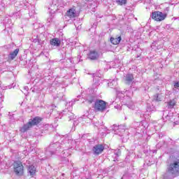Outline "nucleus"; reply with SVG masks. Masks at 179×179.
<instances>
[{"mask_svg":"<svg viewBox=\"0 0 179 179\" xmlns=\"http://www.w3.org/2000/svg\"><path fill=\"white\" fill-rule=\"evenodd\" d=\"M56 138L61 139V141H57L55 143H52L48 148H46L45 155L47 157H51L52 155H59L61 152L64 150H68L72 148V143H73V140L69 139V137L56 136Z\"/></svg>","mask_w":179,"mask_h":179,"instance_id":"1","label":"nucleus"},{"mask_svg":"<svg viewBox=\"0 0 179 179\" xmlns=\"http://www.w3.org/2000/svg\"><path fill=\"white\" fill-rule=\"evenodd\" d=\"M41 121H43V119L40 117H36L34 119H31L28 123L23 125L20 129V131L23 133L27 132V131L31 129V128L34 127V125H38Z\"/></svg>","mask_w":179,"mask_h":179,"instance_id":"2","label":"nucleus"},{"mask_svg":"<svg viewBox=\"0 0 179 179\" xmlns=\"http://www.w3.org/2000/svg\"><path fill=\"white\" fill-rule=\"evenodd\" d=\"M168 173L172 176H178L179 173V159H176L169 164Z\"/></svg>","mask_w":179,"mask_h":179,"instance_id":"3","label":"nucleus"},{"mask_svg":"<svg viewBox=\"0 0 179 179\" xmlns=\"http://www.w3.org/2000/svg\"><path fill=\"white\" fill-rule=\"evenodd\" d=\"M13 170L14 173L16 176H23L24 173V166H23V164L20 161L14 162L13 164Z\"/></svg>","mask_w":179,"mask_h":179,"instance_id":"4","label":"nucleus"},{"mask_svg":"<svg viewBox=\"0 0 179 179\" xmlns=\"http://www.w3.org/2000/svg\"><path fill=\"white\" fill-rule=\"evenodd\" d=\"M94 108L95 111L103 113L107 108V103L101 99H98L94 103Z\"/></svg>","mask_w":179,"mask_h":179,"instance_id":"5","label":"nucleus"},{"mask_svg":"<svg viewBox=\"0 0 179 179\" xmlns=\"http://www.w3.org/2000/svg\"><path fill=\"white\" fill-rule=\"evenodd\" d=\"M167 15L160 11H155L151 14L152 19L156 20L157 22H162V20H164Z\"/></svg>","mask_w":179,"mask_h":179,"instance_id":"6","label":"nucleus"},{"mask_svg":"<svg viewBox=\"0 0 179 179\" xmlns=\"http://www.w3.org/2000/svg\"><path fill=\"white\" fill-rule=\"evenodd\" d=\"M103 150H104V145L101 144L95 145L92 148L94 155H96V156H99V155L103 153Z\"/></svg>","mask_w":179,"mask_h":179,"instance_id":"7","label":"nucleus"},{"mask_svg":"<svg viewBox=\"0 0 179 179\" xmlns=\"http://www.w3.org/2000/svg\"><path fill=\"white\" fill-rule=\"evenodd\" d=\"M115 134L117 135H119V136H123L124 133L125 132V126L124 125H120V126H115L114 127Z\"/></svg>","mask_w":179,"mask_h":179,"instance_id":"8","label":"nucleus"},{"mask_svg":"<svg viewBox=\"0 0 179 179\" xmlns=\"http://www.w3.org/2000/svg\"><path fill=\"white\" fill-rule=\"evenodd\" d=\"M77 16L76 10L73 8H70L65 14V17H69V19H75Z\"/></svg>","mask_w":179,"mask_h":179,"instance_id":"9","label":"nucleus"},{"mask_svg":"<svg viewBox=\"0 0 179 179\" xmlns=\"http://www.w3.org/2000/svg\"><path fill=\"white\" fill-rule=\"evenodd\" d=\"M63 115L68 118L69 121H72V120H75V115H73V113H72V112H71L70 110H64Z\"/></svg>","mask_w":179,"mask_h":179,"instance_id":"10","label":"nucleus"},{"mask_svg":"<svg viewBox=\"0 0 179 179\" xmlns=\"http://www.w3.org/2000/svg\"><path fill=\"white\" fill-rule=\"evenodd\" d=\"M90 59L94 61L99 59V53L96 51H90L88 55Z\"/></svg>","mask_w":179,"mask_h":179,"instance_id":"11","label":"nucleus"},{"mask_svg":"<svg viewBox=\"0 0 179 179\" xmlns=\"http://www.w3.org/2000/svg\"><path fill=\"white\" fill-rule=\"evenodd\" d=\"M134 75L127 74L125 77L126 85H132V83H134Z\"/></svg>","mask_w":179,"mask_h":179,"instance_id":"12","label":"nucleus"},{"mask_svg":"<svg viewBox=\"0 0 179 179\" xmlns=\"http://www.w3.org/2000/svg\"><path fill=\"white\" fill-rule=\"evenodd\" d=\"M58 6H59V0H52V4L48 8V9H51V10H54V9H58Z\"/></svg>","mask_w":179,"mask_h":179,"instance_id":"13","label":"nucleus"},{"mask_svg":"<svg viewBox=\"0 0 179 179\" xmlns=\"http://www.w3.org/2000/svg\"><path fill=\"white\" fill-rule=\"evenodd\" d=\"M17 54H19V48L15 49L13 52H10L8 55V59L10 61H13L17 57Z\"/></svg>","mask_w":179,"mask_h":179,"instance_id":"14","label":"nucleus"},{"mask_svg":"<svg viewBox=\"0 0 179 179\" xmlns=\"http://www.w3.org/2000/svg\"><path fill=\"white\" fill-rule=\"evenodd\" d=\"M50 45L54 47H59L61 45V40L58 38H54L50 41Z\"/></svg>","mask_w":179,"mask_h":179,"instance_id":"15","label":"nucleus"},{"mask_svg":"<svg viewBox=\"0 0 179 179\" xmlns=\"http://www.w3.org/2000/svg\"><path fill=\"white\" fill-rule=\"evenodd\" d=\"M164 99V95H163V93L157 94L153 96V101H163V99Z\"/></svg>","mask_w":179,"mask_h":179,"instance_id":"16","label":"nucleus"},{"mask_svg":"<svg viewBox=\"0 0 179 179\" xmlns=\"http://www.w3.org/2000/svg\"><path fill=\"white\" fill-rule=\"evenodd\" d=\"M110 43L114 45H117V44H120L121 43V36H118L117 38H110Z\"/></svg>","mask_w":179,"mask_h":179,"instance_id":"17","label":"nucleus"},{"mask_svg":"<svg viewBox=\"0 0 179 179\" xmlns=\"http://www.w3.org/2000/svg\"><path fill=\"white\" fill-rule=\"evenodd\" d=\"M28 173H29L30 176H34V174H36V167L33 165L29 166L28 168Z\"/></svg>","mask_w":179,"mask_h":179,"instance_id":"18","label":"nucleus"},{"mask_svg":"<svg viewBox=\"0 0 179 179\" xmlns=\"http://www.w3.org/2000/svg\"><path fill=\"white\" fill-rule=\"evenodd\" d=\"M176 103L177 102L176 101V100H174V99L171 100L169 102H168L169 108H173V107H174L176 106Z\"/></svg>","mask_w":179,"mask_h":179,"instance_id":"19","label":"nucleus"},{"mask_svg":"<svg viewBox=\"0 0 179 179\" xmlns=\"http://www.w3.org/2000/svg\"><path fill=\"white\" fill-rule=\"evenodd\" d=\"M127 0H116V3L117 5H120L122 6V5H127Z\"/></svg>","mask_w":179,"mask_h":179,"instance_id":"20","label":"nucleus"},{"mask_svg":"<svg viewBox=\"0 0 179 179\" xmlns=\"http://www.w3.org/2000/svg\"><path fill=\"white\" fill-rule=\"evenodd\" d=\"M29 5V3L26 1H21L20 3V8H23V9H26Z\"/></svg>","mask_w":179,"mask_h":179,"instance_id":"21","label":"nucleus"},{"mask_svg":"<svg viewBox=\"0 0 179 179\" xmlns=\"http://www.w3.org/2000/svg\"><path fill=\"white\" fill-rule=\"evenodd\" d=\"M118 85V83H117V80H113L110 83H108V86L110 87H113V86H117Z\"/></svg>","mask_w":179,"mask_h":179,"instance_id":"22","label":"nucleus"},{"mask_svg":"<svg viewBox=\"0 0 179 179\" xmlns=\"http://www.w3.org/2000/svg\"><path fill=\"white\" fill-rule=\"evenodd\" d=\"M96 101H97V99H96V97L94 96H90V98L87 99V101L88 103H90V104H92V103H96Z\"/></svg>","mask_w":179,"mask_h":179,"instance_id":"23","label":"nucleus"},{"mask_svg":"<svg viewBox=\"0 0 179 179\" xmlns=\"http://www.w3.org/2000/svg\"><path fill=\"white\" fill-rule=\"evenodd\" d=\"M162 118L165 121H170V120H171V118L170 117V116L169 115H166L164 116V113L163 114Z\"/></svg>","mask_w":179,"mask_h":179,"instance_id":"24","label":"nucleus"},{"mask_svg":"<svg viewBox=\"0 0 179 179\" xmlns=\"http://www.w3.org/2000/svg\"><path fill=\"white\" fill-rule=\"evenodd\" d=\"M173 87V90H175V89H178L179 90V81L174 83Z\"/></svg>","mask_w":179,"mask_h":179,"instance_id":"25","label":"nucleus"},{"mask_svg":"<svg viewBox=\"0 0 179 179\" xmlns=\"http://www.w3.org/2000/svg\"><path fill=\"white\" fill-rule=\"evenodd\" d=\"M38 44L39 45H43V44H44V41H41V39H38Z\"/></svg>","mask_w":179,"mask_h":179,"instance_id":"26","label":"nucleus"},{"mask_svg":"<svg viewBox=\"0 0 179 179\" xmlns=\"http://www.w3.org/2000/svg\"><path fill=\"white\" fill-rule=\"evenodd\" d=\"M38 40H39V38H38V37H37L36 38H34V39L33 40V42H34V43H38Z\"/></svg>","mask_w":179,"mask_h":179,"instance_id":"27","label":"nucleus"},{"mask_svg":"<svg viewBox=\"0 0 179 179\" xmlns=\"http://www.w3.org/2000/svg\"><path fill=\"white\" fill-rule=\"evenodd\" d=\"M127 107H129V108H131V110H134V108H135V106L134 105L131 106H128Z\"/></svg>","mask_w":179,"mask_h":179,"instance_id":"28","label":"nucleus"},{"mask_svg":"<svg viewBox=\"0 0 179 179\" xmlns=\"http://www.w3.org/2000/svg\"><path fill=\"white\" fill-rule=\"evenodd\" d=\"M85 2H92V1H93V0H85Z\"/></svg>","mask_w":179,"mask_h":179,"instance_id":"29","label":"nucleus"},{"mask_svg":"<svg viewBox=\"0 0 179 179\" xmlns=\"http://www.w3.org/2000/svg\"><path fill=\"white\" fill-rule=\"evenodd\" d=\"M48 22H49V23H50V22H52L51 18L48 19Z\"/></svg>","mask_w":179,"mask_h":179,"instance_id":"30","label":"nucleus"},{"mask_svg":"<svg viewBox=\"0 0 179 179\" xmlns=\"http://www.w3.org/2000/svg\"><path fill=\"white\" fill-rule=\"evenodd\" d=\"M178 122H175V124H176V125H178Z\"/></svg>","mask_w":179,"mask_h":179,"instance_id":"31","label":"nucleus"},{"mask_svg":"<svg viewBox=\"0 0 179 179\" xmlns=\"http://www.w3.org/2000/svg\"><path fill=\"white\" fill-rule=\"evenodd\" d=\"M8 89H12V87H10V86H8Z\"/></svg>","mask_w":179,"mask_h":179,"instance_id":"32","label":"nucleus"},{"mask_svg":"<svg viewBox=\"0 0 179 179\" xmlns=\"http://www.w3.org/2000/svg\"><path fill=\"white\" fill-rule=\"evenodd\" d=\"M148 111H152L151 110H149V108H148Z\"/></svg>","mask_w":179,"mask_h":179,"instance_id":"33","label":"nucleus"},{"mask_svg":"<svg viewBox=\"0 0 179 179\" xmlns=\"http://www.w3.org/2000/svg\"><path fill=\"white\" fill-rule=\"evenodd\" d=\"M167 27H170V25H167V26H166V29H167Z\"/></svg>","mask_w":179,"mask_h":179,"instance_id":"34","label":"nucleus"},{"mask_svg":"<svg viewBox=\"0 0 179 179\" xmlns=\"http://www.w3.org/2000/svg\"><path fill=\"white\" fill-rule=\"evenodd\" d=\"M57 97H59V99H61V96H57Z\"/></svg>","mask_w":179,"mask_h":179,"instance_id":"35","label":"nucleus"},{"mask_svg":"<svg viewBox=\"0 0 179 179\" xmlns=\"http://www.w3.org/2000/svg\"><path fill=\"white\" fill-rule=\"evenodd\" d=\"M75 124H76V122H74L73 124L75 125Z\"/></svg>","mask_w":179,"mask_h":179,"instance_id":"36","label":"nucleus"},{"mask_svg":"<svg viewBox=\"0 0 179 179\" xmlns=\"http://www.w3.org/2000/svg\"><path fill=\"white\" fill-rule=\"evenodd\" d=\"M164 178H166V175H165V176H164Z\"/></svg>","mask_w":179,"mask_h":179,"instance_id":"37","label":"nucleus"},{"mask_svg":"<svg viewBox=\"0 0 179 179\" xmlns=\"http://www.w3.org/2000/svg\"><path fill=\"white\" fill-rule=\"evenodd\" d=\"M164 113H166V111H164Z\"/></svg>","mask_w":179,"mask_h":179,"instance_id":"38","label":"nucleus"}]
</instances>
